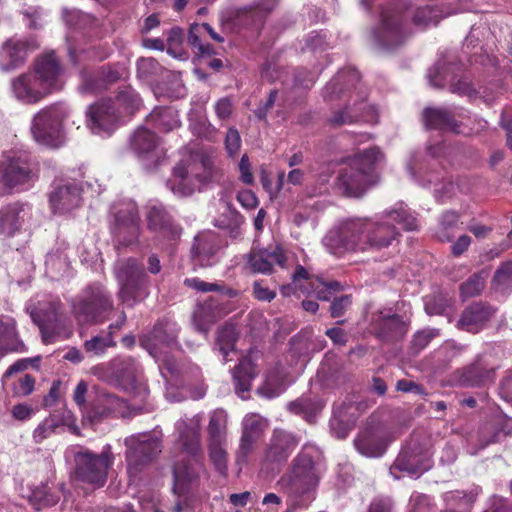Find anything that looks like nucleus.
I'll list each match as a JSON object with an SVG mask.
<instances>
[{"instance_id": "f257e3e1", "label": "nucleus", "mask_w": 512, "mask_h": 512, "mask_svg": "<svg viewBox=\"0 0 512 512\" xmlns=\"http://www.w3.org/2000/svg\"><path fill=\"white\" fill-rule=\"evenodd\" d=\"M399 235L396 227L385 220L384 215L380 220L353 218L341 224L338 242L344 251L365 252L386 248Z\"/></svg>"}, {"instance_id": "f03ea898", "label": "nucleus", "mask_w": 512, "mask_h": 512, "mask_svg": "<svg viewBox=\"0 0 512 512\" xmlns=\"http://www.w3.org/2000/svg\"><path fill=\"white\" fill-rule=\"evenodd\" d=\"M63 68L54 52L38 56L33 71L21 74L12 81L15 97L26 103L35 104L48 95L61 90Z\"/></svg>"}, {"instance_id": "7ed1b4c3", "label": "nucleus", "mask_w": 512, "mask_h": 512, "mask_svg": "<svg viewBox=\"0 0 512 512\" xmlns=\"http://www.w3.org/2000/svg\"><path fill=\"white\" fill-rule=\"evenodd\" d=\"M382 157L378 147H371L347 158L337 176V187L347 197H362L378 182L375 166Z\"/></svg>"}, {"instance_id": "20e7f679", "label": "nucleus", "mask_w": 512, "mask_h": 512, "mask_svg": "<svg viewBox=\"0 0 512 512\" xmlns=\"http://www.w3.org/2000/svg\"><path fill=\"white\" fill-rule=\"evenodd\" d=\"M92 373L99 380L145 401L149 388L144 369L133 356H119L106 363L96 365Z\"/></svg>"}, {"instance_id": "39448f33", "label": "nucleus", "mask_w": 512, "mask_h": 512, "mask_svg": "<svg viewBox=\"0 0 512 512\" xmlns=\"http://www.w3.org/2000/svg\"><path fill=\"white\" fill-rule=\"evenodd\" d=\"M176 427L183 451L196 458L201 452L198 421L195 418L180 419ZM200 468L201 464L197 459L177 462L173 467L174 493L185 494L189 486L198 480Z\"/></svg>"}, {"instance_id": "423d86ee", "label": "nucleus", "mask_w": 512, "mask_h": 512, "mask_svg": "<svg viewBox=\"0 0 512 512\" xmlns=\"http://www.w3.org/2000/svg\"><path fill=\"white\" fill-rule=\"evenodd\" d=\"M114 273L119 285L117 296L122 304L133 308L150 296L152 280L138 258L119 261Z\"/></svg>"}, {"instance_id": "0eeeda50", "label": "nucleus", "mask_w": 512, "mask_h": 512, "mask_svg": "<svg viewBox=\"0 0 512 512\" xmlns=\"http://www.w3.org/2000/svg\"><path fill=\"white\" fill-rule=\"evenodd\" d=\"M113 310V298L100 283L89 284L71 302V312L79 324H102Z\"/></svg>"}, {"instance_id": "6e6552de", "label": "nucleus", "mask_w": 512, "mask_h": 512, "mask_svg": "<svg viewBox=\"0 0 512 512\" xmlns=\"http://www.w3.org/2000/svg\"><path fill=\"white\" fill-rule=\"evenodd\" d=\"M30 316L38 326L45 345L69 338L65 308L60 298L51 297L38 301L31 309Z\"/></svg>"}, {"instance_id": "1a4fd4ad", "label": "nucleus", "mask_w": 512, "mask_h": 512, "mask_svg": "<svg viewBox=\"0 0 512 512\" xmlns=\"http://www.w3.org/2000/svg\"><path fill=\"white\" fill-rule=\"evenodd\" d=\"M408 37L404 13L394 6L382 7L371 40L380 50L391 52L404 45Z\"/></svg>"}, {"instance_id": "9d476101", "label": "nucleus", "mask_w": 512, "mask_h": 512, "mask_svg": "<svg viewBox=\"0 0 512 512\" xmlns=\"http://www.w3.org/2000/svg\"><path fill=\"white\" fill-rule=\"evenodd\" d=\"M402 430V426L398 423L371 418L361 428L354 441L355 447L364 456L380 457L384 454L388 443L400 435Z\"/></svg>"}, {"instance_id": "9b49d317", "label": "nucleus", "mask_w": 512, "mask_h": 512, "mask_svg": "<svg viewBox=\"0 0 512 512\" xmlns=\"http://www.w3.org/2000/svg\"><path fill=\"white\" fill-rule=\"evenodd\" d=\"M37 179L38 167L28 153L0 161V184L9 192L27 190Z\"/></svg>"}, {"instance_id": "f8f14e48", "label": "nucleus", "mask_w": 512, "mask_h": 512, "mask_svg": "<svg viewBox=\"0 0 512 512\" xmlns=\"http://www.w3.org/2000/svg\"><path fill=\"white\" fill-rule=\"evenodd\" d=\"M68 116L67 109L59 103L40 110L33 118L31 131L34 139L49 147H58L63 138V122Z\"/></svg>"}, {"instance_id": "ddd939ff", "label": "nucleus", "mask_w": 512, "mask_h": 512, "mask_svg": "<svg viewBox=\"0 0 512 512\" xmlns=\"http://www.w3.org/2000/svg\"><path fill=\"white\" fill-rule=\"evenodd\" d=\"M499 368L493 353L483 351L471 363L455 370L453 380L461 387L482 388L494 383Z\"/></svg>"}, {"instance_id": "4468645a", "label": "nucleus", "mask_w": 512, "mask_h": 512, "mask_svg": "<svg viewBox=\"0 0 512 512\" xmlns=\"http://www.w3.org/2000/svg\"><path fill=\"white\" fill-rule=\"evenodd\" d=\"M76 476L83 482L101 487L105 484L107 471L112 464L110 447H106L100 454L87 449L75 454Z\"/></svg>"}, {"instance_id": "2eb2a0df", "label": "nucleus", "mask_w": 512, "mask_h": 512, "mask_svg": "<svg viewBox=\"0 0 512 512\" xmlns=\"http://www.w3.org/2000/svg\"><path fill=\"white\" fill-rule=\"evenodd\" d=\"M277 4L278 0H256L250 5L233 11L229 21L238 33L247 31L251 35L257 36Z\"/></svg>"}, {"instance_id": "dca6fc26", "label": "nucleus", "mask_w": 512, "mask_h": 512, "mask_svg": "<svg viewBox=\"0 0 512 512\" xmlns=\"http://www.w3.org/2000/svg\"><path fill=\"white\" fill-rule=\"evenodd\" d=\"M127 471L136 477L144 466L152 462L162 451L159 439L149 435L131 436L125 440Z\"/></svg>"}, {"instance_id": "f3484780", "label": "nucleus", "mask_w": 512, "mask_h": 512, "mask_svg": "<svg viewBox=\"0 0 512 512\" xmlns=\"http://www.w3.org/2000/svg\"><path fill=\"white\" fill-rule=\"evenodd\" d=\"M318 480V472L312 458L302 452L294 459L291 471L282 477L281 483L290 493L303 495L314 490Z\"/></svg>"}, {"instance_id": "a211bd4d", "label": "nucleus", "mask_w": 512, "mask_h": 512, "mask_svg": "<svg viewBox=\"0 0 512 512\" xmlns=\"http://www.w3.org/2000/svg\"><path fill=\"white\" fill-rule=\"evenodd\" d=\"M86 117L87 126L94 134L111 135L118 126L120 110L113 99H101L88 107Z\"/></svg>"}, {"instance_id": "6ab92c4d", "label": "nucleus", "mask_w": 512, "mask_h": 512, "mask_svg": "<svg viewBox=\"0 0 512 512\" xmlns=\"http://www.w3.org/2000/svg\"><path fill=\"white\" fill-rule=\"evenodd\" d=\"M227 246V242L214 231L198 234L194 238L191 248L192 258L202 267H210L219 262L220 252Z\"/></svg>"}, {"instance_id": "aec40b11", "label": "nucleus", "mask_w": 512, "mask_h": 512, "mask_svg": "<svg viewBox=\"0 0 512 512\" xmlns=\"http://www.w3.org/2000/svg\"><path fill=\"white\" fill-rule=\"evenodd\" d=\"M32 217V205L27 202L15 201L0 208V235L12 238L23 228L25 222Z\"/></svg>"}, {"instance_id": "412c9836", "label": "nucleus", "mask_w": 512, "mask_h": 512, "mask_svg": "<svg viewBox=\"0 0 512 512\" xmlns=\"http://www.w3.org/2000/svg\"><path fill=\"white\" fill-rule=\"evenodd\" d=\"M422 122L427 130L449 131L454 134L471 135L472 132L456 115L446 108L426 107L422 111Z\"/></svg>"}, {"instance_id": "4be33fe9", "label": "nucleus", "mask_w": 512, "mask_h": 512, "mask_svg": "<svg viewBox=\"0 0 512 512\" xmlns=\"http://www.w3.org/2000/svg\"><path fill=\"white\" fill-rule=\"evenodd\" d=\"M371 328L378 339L384 342H395L406 336L409 323L399 314L380 311L372 320Z\"/></svg>"}, {"instance_id": "5701e85b", "label": "nucleus", "mask_w": 512, "mask_h": 512, "mask_svg": "<svg viewBox=\"0 0 512 512\" xmlns=\"http://www.w3.org/2000/svg\"><path fill=\"white\" fill-rule=\"evenodd\" d=\"M146 220L149 230L160 233L169 241H176L180 238L181 227L175 223L172 215L162 204L147 206Z\"/></svg>"}, {"instance_id": "b1692460", "label": "nucleus", "mask_w": 512, "mask_h": 512, "mask_svg": "<svg viewBox=\"0 0 512 512\" xmlns=\"http://www.w3.org/2000/svg\"><path fill=\"white\" fill-rule=\"evenodd\" d=\"M209 457L217 472L227 474V453L225 444V422L223 418H211L208 428Z\"/></svg>"}, {"instance_id": "393cba45", "label": "nucleus", "mask_w": 512, "mask_h": 512, "mask_svg": "<svg viewBox=\"0 0 512 512\" xmlns=\"http://www.w3.org/2000/svg\"><path fill=\"white\" fill-rule=\"evenodd\" d=\"M298 444L299 439L296 435L282 429H275L265 451L264 460L269 463H284Z\"/></svg>"}, {"instance_id": "a878e982", "label": "nucleus", "mask_w": 512, "mask_h": 512, "mask_svg": "<svg viewBox=\"0 0 512 512\" xmlns=\"http://www.w3.org/2000/svg\"><path fill=\"white\" fill-rule=\"evenodd\" d=\"M377 117L375 108L366 101L361 100L353 106L346 105L342 109L332 112L328 118V123L332 127L351 125L359 121L373 122Z\"/></svg>"}, {"instance_id": "bb28decb", "label": "nucleus", "mask_w": 512, "mask_h": 512, "mask_svg": "<svg viewBox=\"0 0 512 512\" xmlns=\"http://www.w3.org/2000/svg\"><path fill=\"white\" fill-rule=\"evenodd\" d=\"M495 309L488 303L479 301L467 306L457 322V327L466 332L476 334L491 320Z\"/></svg>"}, {"instance_id": "cd10ccee", "label": "nucleus", "mask_w": 512, "mask_h": 512, "mask_svg": "<svg viewBox=\"0 0 512 512\" xmlns=\"http://www.w3.org/2000/svg\"><path fill=\"white\" fill-rule=\"evenodd\" d=\"M81 189L75 183L57 184L49 193V204L54 214L66 213L80 206Z\"/></svg>"}, {"instance_id": "c85d7f7f", "label": "nucleus", "mask_w": 512, "mask_h": 512, "mask_svg": "<svg viewBox=\"0 0 512 512\" xmlns=\"http://www.w3.org/2000/svg\"><path fill=\"white\" fill-rule=\"evenodd\" d=\"M287 261L284 249L280 246L274 248L252 249L249 253L248 264L253 272L271 274L273 264L284 267Z\"/></svg>"}, {"instance_id": "c756f323", "label": "nucleus", "mask_w": 512, "mask_h": 512, "mask_svg": "<svg viewBox=\"0 0 512 512\" xmlns=\"http://www.w3.org/2000/svg\"><path fill=\"white\" fill-rule=\"evenodd\" d=\"M28 347L20 338L16 320L0 315V358L10 353H26Z\"/></svg>"}, {"instance_id": "7c9ffc66", "label": "nucleus", "mask_w": 512, "mask_h": 512, "mask_svg": "<svg viewBox=\"0 0 512 512\" xmlns=\"http://www.w3.org/2000/svg\"><path fill=\"white\" fill-rule=\"evenodd\" d=\"M27 43L20 39L6 40L0 49V68L10 71L23 65L27 56Z\"/></svg>"}, {"instance_id": "2f4dec72", "label": "nucleus", "mask_w": 512, "mask_h": 512, "mask_svg": "<svg viewBox=\"0 0 512 512\" xmlns=\"http://www.w3.org/2000/svg\"><path fill=\"white\" fill-rule=\"evenodd\" d=\"M411 443L403 449L395 461V467L401 471H406L410 475L419 476L431 466L427 455H420V452Z\"/></svg>"}, {"instance_id": "473e14b6", "label": "nucleus", "mask_w": 512, "mask_h": 512, "mask_svg": "<svg viewBox=\"0 0 512 512\" xmlns=\"http://www.w3.org/2000/svg\"><path fill=\"white\" fill-rule=\"evenodd\" d=\"M256 366L249 357L240 359L238 365L233 369V380L235 391L239 397L246 399L245 393H249L252 381L256 378Z\"/></svg>"}, {"instance_id": "72a5a7b5", "label": "nucleus", "mask_w": 512, "mask_h": 512, "mask_svg": "<svg viewBox=\"0 0 512 512\" xmlns=\"http://www.w3.org/2000/svg\"><path fill=\"white\" fill-rule=\"evenodd\" d=\"M197 177L198 173H194L188 160H181L173 168V180H169L167 185L174 194L179 196H188L193 193V187L189 183L190 177Z\"/></svg>"}, {"instance_id": "f704fd0d", "label": "nucleus", "mask_w": 512, "mask_h": 512, "mask_svg": "<svg viewBox=\"0 0 512 512\" xmlns=\"http://www.w3.org/2000/svg\"><path fill=\"white\" fill-rule=\"evenodd\" d=\"M286 390V376L284 372L275 367L269 370L264 377L262 384L257 388L256 393L268 400L280 396Z\"/></svg>"}, {"instance_id": "c9c22d12", "label": "nucleus", "mask_w": 512, "mask_h": 512, "mask_svg": "<svg viewBox=\"0 0 512 512\" xmlns=\"http://www.w3.org/2000/svg\"><path fill=\"white\" fill-rule=\"evenodd\" d=\"M109 231L140 223L138 208L134 203H119L112 207Z\"/></svg>"}, {"instance_id": "e433bc0d", "label": "nucleus", "mask_w": 512, "mask_h": 512, "mask_svg": "<svg viewBox=\"0 0 512 512\" xmlns=\"http://www.w3.org/2000/svg\"><path fill=\"white\" fill-rule=\"evenodd\" d=\"M74 418H45L35 429L34 438L37 442L49 437L57 429L64 430L65 428L78 435L79 429L73 423Z\"/></svg>"}, {"instance_id": "4c0bfd02", "label": "nucleus", "mask_w": 512, "mask_h": 512, "mask_svg": "<svg viewBox=\"0 0 512 512\" xmlns=\"http://www.w3.org/2000/svg\"><path fill=\"white\" fill-rule=\"evenodd\" d=\"M147 123L163 133L180 126L175 112L169 107H156L147 117Z\"/></svg>"}, {"instance_id": "58836bf2", "label": "nucleus", "mask_w": 512, "mask_h": 512, "mask_svg": "<svg viewBox=\"0 0 512 512\" xmlns=\"http://www.w3.org/2000/svg\"><path fill=\"white\" fill-rule=\"evenodd\" d=\"M114 249L121 253L124 249L132 248L139 244L141 234L140 223L127 228L122 227L110 231Z\"/></svg>"}, {"instance_id": "ea45409f", "label": "nucleus", "mask_w": 512, "mask_h": 512, "mask_svg": "<svg viewBox=\"0 0 512 512\" xmlns=\"http://www.w3.org/2000/svg\"><path fill=\"white\" fill-rule=\"evenodd\" d=\"M461 215L454 210H446L441 213L438 219V226L435 232L436 237L441 242H450L454 238L455 232L460 227Z\"/></svg>"}, {"instance_id": "a19ab883", "label": "nucleus", "mask_w": 512, "mask_h": 512, "mask_svg": "<svg viewBox=\"0 0 512 512\" xmlns=\"http://www.w3.org/2000/svg\"><path fill=\"white\" fill-rule=\"evenodd\" d=\"M113 102L120 110V117L123 115H133L140 109L142 104L139 95L130 86L119 90Z\"/></svg>"}, {"instance_id": "79ce46f5", "label": "nucleus", "mask_w": 512, "mask_h": 512, "mask_svg": "<svg viewBox=\"0 0 512 512\" xmlns=\"http://www.w3.org/2000/svg\"><path fill=\"white\" fill-rule=\"evenodd\" d=\"M384 217L385 220H392L407 231H414L419 228V222L414 212H412L407 205H403L402 203L385 212Z\"/></svg>"}, {"instance_id": "37998d69", "label": "nucleus", "mask_w": 512, "mask_h": 512, "mask_svg": "<svg viewBox=\"0 0 512 512\" xmlns=\"http://www.w3.org/2000/svg\"><path fill=\"white\" fill-rule=\"evenodd\" d=\"M178 328L176 323L167 319L159 320L151 331V338L166 346L176 345Z\"/></svg>"}, {"instance_id": "c03bdc74", "label": "nucleus", "mask_w": 512, "mask_h": 512, "mask_svg": "<svg viewBox=\"0 0 512 512\" xmlns=\"http://www.w3.org/2000/svg\"><path fill=\"white\" fill-rule=\"evenodd\" d=\"M323 407L324 402L319 398L301 397L288 404V411L295 415L317 416Z\"/></svg>"}, {"instance_id": "a18cd8bd", "label": "nucleus", "mask_w": 512, "mask_h": 512, "mask_svg": "<svg viewBox=\"0 0 512 512\" xmlns=\"http://www.w3.org/2000/svg\"><path fill=\"white\" fill-rule=\"evenodd\" d=\"M131 146L139 155H147L156 148L157 136L146 128H139L133 135Z\"/></svg>"}, {"instance_id": "49530a36", "label": "nucleus", "mask_w": 512, "mask_h": 512, "mask_svg": "<svg viewBox=\"0 0 512 512\" xmlns=\"http://www.w3.org/2000/svg\"><path fill=\"white\" fill-rule=\"evenodd\" d=\"M445 17L438 6L426 5L419 7L413 14V24L420 28H426L429 25H437Z\"/></svg>"}, {"instance_id": "de8ad7c7", "label": "nucleus", "mask_w": 512, "mask_h": 512, "mask_svg": "<svg viewBox=\"0 0 512 512\" xmlns=\"http://www.w3.org/2000/svg\"><path fill=\"white\" fill-rule=\"evenodd\" d=\"M305 290L314 293L319 300L330 301L335 292L342 290V285L338 281L325 282L316 277L315 280H311V287Z\"/></svg>"}, {"instance_id": "09e8293b", "label": "nucleus", "mask_w": 512, "mask_h": 512, "mask_svg": "<svg viewBox=\"0 0 512 512\" xmlns=\"http://www.w3.org/2000/svg\"><path fill=\"white\" fill-rule=\"evenodd\" d=\"M487 273H474L460 285V296L463 300L479 295L485 287Z\"/></svg>"}, {"instance_id": "8fccbe9b", "label": "nucleus", "mask_w": 512, "mask_h": 512, "mask_svg": "<svg viewBox=\"0 0 512 512\" xmlns=\"http://www.w3.org/2000/svg\"><path fill=\"white\" fill-rule=\"evenodd\" d=\"M440 335V330L436 328H425L417 331L411 340L410 349L413 355L419 354L429 343Z\"/></svg>"}, {"instance_id": "3c124183", "label": "nucleus", "mask_w": 512, "mask_h": 512, "mask_svg": "<svg viewBox=\"0 0 512 512\" xmlns=\"http://www.w3.org/2000/svg\"><path fill=\"white\" fill-rule=\"evenodd\" d=\"M201 27L192 25L188 32V44L192 47L194 53L198 56H211L214 54V48L209 43H203L200 39Z\"/></svg>"}, {"instance_id": "603ef678", "label": "nucleus", "mask_w": 512, "mask_h": 512, "mask_svg": "<svg viewBox=\"0 0 512 512\" xmlns=\"http://www.w3.org/2000/svg\"><path fill=\"white\" fill-rule=\"evenodd\" d=\"M193 322L199 331H206L215 322V315L210 303L199 304L193 312Z\"/></svg>"}, {"instance_id": "864d4df0", "label": "nucleus", "mask_w": 512, "mask_h": 512, "mask_svg": "<svg viewBox=\"0 0 512 512\" xmlns=\"http://www.w3.org/2000/svg\"><path fill=\"white\" fill-rule=\"evenodd\" d=\"M236 341L237 334L234 327H224L220 330L217 337V344L223 355L224 362L229 361L228 355L230 352L234 351Z\"/></svg>"}, {"instance_id": "5fc2aeb1", "label": "nucleus", "mask_w": 512, "mask_h": 512, "mask_svg": "<svg viewBox=\"0 0 512 512\" xmlns=\"http://www.w3.org/2000/svg\"><path fill=\"white\" fill-rule=\"evenodd\" d=\"M102 404L107 414H117V416H126L129 405L123 398L113 393L102 395Z\"/></svg>"}, {"instance_id": "6e6d98bb", "label": "nucleus", "mask_w": 512, "mask_h": 512, "mask_svg": "<svg viewBox=\"0 0 512 512\" xmlns=\"http://www.w3.org/2000/svg\"><path fill=\"white\" fill-rule=\"evenodd\" d=\"M42 357L40 355L32 357V358H22L15 361L12 365H10L5 373L2 376V382L5 384L11 378L12 375L23 372L28 367H32L37 371L40 369V362Z\"/></svg>"}, {"instance_id": "4d7b16f0", "label": "nucleus", "mask_w": 512, "mask_h": 512, "mask_svg": "<svg viewBox=\"0 0 512 512\" xmlns=\"http://www.w3.org/2000/svg\"><path fill=\"white\" fill-rule=\"evenodd\" d=\"M36 379L30 374H24L11 384V390L15 396H28L35 388Z\"/></svg>"}, {"instance_id": "13d9d810", "label": "nucleus", "mask_w": 512, "mask_h": 512, "mask_svg": "<svg viewBox=\"0 0 512 512\" xmlns=\"http://www.w3.org/2000/svg\"><path fill=\"white\" fill-rule=\"evenodd\" d=\"M265 427L261 419L247 418L243 422L242 436H247L248 440L255 443L261 437Z\"/></svg>"}, {"instance_id": "bf43d9fd", "label": "nucleus", "mask_w": 512, "mask_h": 512, "mask_svg": "<svg viewBox=\"0 0 512 512\" xmlns=\"http://www.w3.org/2000/svg\"><path fill=\"white\" fill-rule=\"evenodd\" d=\"M83 346L86 352L101 354L106 348L116 346V342L113 340V337L94 336L90 340L85 341Z\"/></svg>"}, {"instance_id": "052dcab7", "label": "nucleus", "mask_w": 512, "mask_h": 512, "mask_svg": "<svg viewBox=\"0 0 512 512\" xmlns=\"http://www.w3.org/2000/svg\"><path fill=\"white\" fill-rule=\"evenodd\" d=\"M160 361V372L167 383L178 377L180 366L173 356L165 355Z\"/></svg>"}, {"instance_id": "680f3d73", "label": "nucleus", "mask_w": 512, "mask_h": 512, "mask_svg": "<svg viewBox=\"0 0 512 512\" xmlns=\"http://www.w3.org/2000/svg\"><path fill=\"white\" fill-rule=\"evenodd\" d=\"M493 282L496 286L507 288L512 286V261H507L495 271Z\"/></svg>"}, {"instance_id": "e2e57ef3", "label": "nucleus", "mask_w": 512, "mask_h": 512, "mask_svg": "<svg viewBox=\"0 0 512 512\" xmlns=\"http://www.w3.org/2000/svg\"><path fill=\"white\" fill-rule=\"evenodd\" d=\"M352 305V297L350 295H342L334 297L330 304V315L332 318L342 317Z\"/></svg>"}, {"instance_id": "0e129e2a", "label": "nucleus", "mask_w": 512, "mask_h": 512, "mask_svg": "<svg viewBox=\"0 0 512 512\" xmlns=\"http://www.w3.org/2000/svg\"><path fill=\"white\" fill-rule=\"evenodd\" d=\"M331 432L337 438H345L350 430L354 427V423L350 418H331L329 421Z\"/></svg>"}, {"instance_id": "69168bd1", "label": "nucleus", "mask_w": 512, "mask_h": 512, "mask_svg": "<svg viewBox=\"0 0 512 512\" xmlns=\"http://www.w3.org/2000/svg\"><path fill=\"white\" fill-rule=\"evenodd\" d=\"M450 307V302L445 297H431L425 302V311L429 315H443Z\"/></svg>"}, {"instance_id": "338daca9", "label": "nucleus", "mask_w": 512, "mask_h": 512, "mask_svg": "<svg viewBox=\"0 0 512 512\" xmlns=\"http://www.w3.org/2000/svg\"><path fill=\"white\" fill-rule=\"evenodd\" d=\"M30 501L35 505L36 509L45 506H53L58 502V498L46 492V489L36 490L32 493Z\"/></svg>"}, {"instance_id": "774afa93", "label": "nucleus", "mask_w": 512, "mask_h": 512, "mask_svg": "<svg viewBox=\"0 0 512 512\" xmlns=\"http://www.w3.org/2000/svg\"><path fill=\"white\" fill-rule=\"evenodd\" d=\"M501 398L512 406V368L505 371L499 384Z\"/></svg>"}]
</instances>
